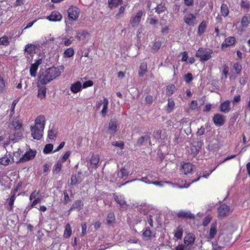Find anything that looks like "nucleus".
Segmentation results:
<instances>
[{
    "mask_svg": "<svg viewBox=\"0 0 250 250\" xmlns=\"http://www.w3.org/2000/svg\"><path fill=\"white\" fill-rule=\"evenodd\" d=\"M61 73L60 69L56 67H51L46 70H42L40 71L39 75V84L45 85L51 81L59 76Z\"/></svg>",
    "mask_w": 250,
    "mask_h": 250,
    "instance_id": "1",
    "label": "nucleus"
},
{
    "mask_svg": "<svg viewBox=\"0 0 250 250\" xmlns=\"http://www.w3.org/2000/svg\"><path fill=\"white\" fill-rule=\"evenodd\" d=\"M211 52H209L207 49L202 47L199 48L196 53L195 56L200 58V61L205 62L209 60Z\"/></svg>",
    "mask_w": 250,
    "mask_h": 250,
    "instance_id": "2",
    "label": "nucleus"
},
{
    "mask_svg": "<svg viewBox=\"0 0 250 250\" xmlns=\"http://www.w3.org/2000/svg\"><path fill=\"white\" fill-rule=\"evenodd\" d=\"M68 17L71 21H76L79 17L80 9L76 6H71L67 11Z\"/></svg>",
    "mask_w": 250,
    "mask_h": 250,
    "instance_id": "3",
    "label": "nucleus"
},
{
    "mask_svg": "<svg viewBox=\"0 0 250 250\" xmlns=\"http://www.w3.org/2000/svg\"><path fill=\"white\" fill-rule=\"evenodd\" d=\"M217 211L218 216L223 218L228 216L231 211L229 206L222 204L218 208Z\"/></svg>",
    "mask_w": 250,
    "mask_h": 250,
    "instance_id": "4",
    "label": "nucleus"
},
{
    "mask_svg": "<svg viewBox=\"0 0 250 250\" xmlns=\"http://www.w3.org/2000/svg\"><path fill=\"white\" fill-rule=\"evenodd\" d=\"M37 151L30 149L26 151L25 153L17 162V163L24 162L33 159L36 156Z\"/></svg>",
    "mask_w": 250,
    "mask_h": 250,
    "instance_id": "5",
    "label": "nucleus"
},
{
    "mask_svg": "<svg viewBox=\"0 0 250 250\" xmlns=\"http://www.w3.org/2000/svg\"><path fill=\"white\" fill-rule=\"evenodd\" d=\"M44 129H42L39 127L32 126L31 127L32 132L31 135L33 138L36 140H40L42 137L43 131Z\"/></svg>",
    "mask_w": 250,
    "mask_h": 250,
    "instance_id": "6",
    "label": "nucleus"
},
{
    "mask_svg": "<svg viewBox=\"0 0 250 250\" xmlns=\"http://www.w3.org/2000/svg\"><path fill=\"white\" fill-rule=\"evenodd\" d=\"M143 11H139L135 15L131 17L130 20V23L132 27H135L138 26L141 21V18L143 16Z\"/></svg>",
    "mask_w": 250,
    "mask_h": 250,
    "instance_id": "7",
    "label": "nucleus"
},
{
    "mask_svg": "<svg viewBox=\"0 0 250 250\" xmlns=\"http://www.w3.org/2000/svg\"><path fill=\"white\" fill-rule=\"evenodd\" d=\"M22 135V133L20 130L13 129L10 131L9 135V139L10 141L16 142L21 138Z\"/></svg>",
    "mask_w": 250,
    "mask_h": 250,
    "instance_id": "8",
    "label": "nucleus"
},
{
    "mask_svg": "<svg viewBox=\"0 0 250 250\" xmlns=\"http://www.w3.org/2000/svg\"><path fill=\"white\" fill-rule=\"evenodd\" d=\"M118 123L116 119H111L109 123L108 132L111 135H114L117 131Z\"/></svg>",
    "mask_w": 250,
    "mask_h": 250,
    "instance_id": "9",
    "label": "nucleus"
},
{
    "mask_svg": "<svg viewBox=\"0 0 250 250\" xmlns=\"http://www.w3.org/2000/svg\"><path fill=\"white\" fill-rule=\"evenodd\" d=\"M212 120L214 124L218 126H222L225 123L224 116L219 113L214 114Z\"/></svg>",
    "mask_w": 250,
    "mask_h": 250,
    "instance_id": "10",
    "label": "nucleus"
},
{
    "mask_svg": "<svg viewBox=\"0 0 250 250\" xmlns=\"http://www.w3.org/2000/svg\"><path fill=\"white\" fill-rule=\"evenodd\" d=\"M184 20L185 22L189 26H194L196 23L195 22L196 17L192 13H189L185 16Z\"/></svg>",
    "mask_w": 250,
    "mask_h": 250,
    "instance_id": "11",
    "label": "nucleus"
},
{
    "mask_svg": "<svg viewBox=\"0 0 250 250\" xmlns=\"http://www.w3.org/2000/svg\"><path fill=\"white\" fill-rule=\"evenodd\" d=\"M150 142V133H147L146 135L141 136L137 141L136 146H141L146 145L147 142Z\"/></svg>",
    "mask_w": 250,
    "mask_h": 250,
    "instance_id": "12",
    "label": "nucleus"
},
{
    "mask_svg": "<svg viewBox=\"0 0 250 250\" xmlns=\"http://www.w3.org/2000/svg\"><path fill=\"white\" fill-rule=\"evenodd\" d=\"M193 165L190 163H185L182 165L181 171L187 175L191 172L193 170Z\"/></svg>",
    "mask_w": 250,
    "mask_h": 250,
    "instance_id": "13",
    "label": "nucleus"
},
{
    "mask_svg": "<svg viewBox=\"0 0 250 250\" xmlns=\"http://www.w3.org/2000/svg\"><path fill=\"white\" fill-rule=\"evenodd\" d=\"M230 102L227 100L222 103L220 105V111L222 112L227 113L230 111Z\"/></svg>",
    "mask_w": 250,
    "mask_h": 250,
    "instance_id": "14",
    "label": "nucleus"
},
{
    "mask_svg": "<svg viewBox=\"0 0 250 250\" xmlns=\"http://www.w3.org/2000/svg\"><path fill=\"white\" fill-rule=\"evenodd\" d=\"M177 216L179 218L184 219H193L194 218V215L192 214L189 211L181 210L179 211L177 214Z\"/></svg>",
    "mask_w": 250,
    "mask_h": 250,
    "instance_id": "15",
    "label": "nucleus"
},
{
    "mask_svg": "<svg viewBox=\"0 0 250 250\" xmlns=\"http://www.w3.org/2000/svg\"><path fill=\"white\" fill-rule=\"evenodd\" d=\"M45 119L44 116L40 115L37 117L35 121V126L39 127L42 129L44 128Z\"/></svg>",
    "mask_w": 250,
    "mask_h": 250,
    "instance_id": "16",
    "label": "nucleus"
},
{
    "mask_svg": "<svg viewBox=\"0 0 250 250\" xmlns=\"http://www.w3.org/2000/svg\"><path fill=\"white\" fill-rule=\"evenodd\" d=\"M195 236L192 234H188L185 236L184 239V242L185 245L187 246H192L195 242Z\"/></svg>",
    "mask_w": 250,
    "mask_h": 250,
    "instance_id": "17",
    "label": "nucleus"
},
{
    "mask_svg": "<svg viewBox=\"0 0 250 250\" xmlns=\"http://www.w3.org/2000/svg\"><path fill=\"white\" fill-rule=\"evenodd\" d=\"M62 19L61 14L57 11H53L50 15L47 17V19L50 21H60Z\"/></svg>",
    "mask_w": 250,
    "mask_h": 250,
    "instance_id": "18",
    "label": "nucleus"
},
{
    "mask_svg": "<svg viewBox=\"0 0 250 250\" xmlns=\"http://www.w3.org/2000/svg\"><path fill=\"white\" fill-rule=\"evenodd\" d=\"M9 157L7 156H5L4 157L0 158V164L3 166H7L9 165L10 163L14 162V158L13 156H12L11 154H9Z\"/></svg>",
    "mask_w": 250,
    "mask_h": 250,
    "instance_id": "19",
    "label": "nucleus"
},
{
    "mask_svg": "<svg viewBox=\"0 0 250 250\" xmlns=\"http://www.w3.org/2000/svg\"><path fill=\"white\" fill-rule=\"evenodd\" d=\"M236 42L235 38L234 37H229L226 38L225 42L222 44V47H227L234 45Z\"/></svg>",
    "mask_w": 250,
    "mask_h": 250,
    "instance_id": "20",
    "label": "nucleus"
},
{
    "mask_svg": "<svg viewBox=\"0 0 250 250\" xmlns=\"http://www.w3.org/2000/svg\"><path fill=\"white\" fill-rule=\"evenodd\" d=\"M37 47L33 44H28L25 46L24 51L27 53V55L33 56L36 53Z\"/></svg>",
    "mask_w": 250,
    "mask_h": 250,
    "instance_id": "21",
    "label": "nucleus"
},
{
    "mask_svg": "<svg viewBox=\"0 0 250 250\" xmlns=\"http://www.w3.org/2000/svg\"><path fill=\"white\" fill-rule=\"evenodd\" d=\"M82 83L80 81H77L71 84L70 90L73 93H77L82 90Z\"/></svg>",
    "mask_w": 250,
    "mask_h": 250,
    "instance_id": "22",
    "label": "nucleus"
},
{
    "mask_svg": "<svg viewBox=\"0 0 250 250\" xmlns=\"http://www.w3.org/2000/svg\"><path fill=\"white\" fill-rule=\"evenodd\" d=\"M83 207V203L82 201L80 200H77L74 202V203L72 205L71 208H70L69 211H71L74 209H77L78 210H80Z\"/></svg>",
    "mask_w": 250,
    "mask_h": 250,
    "instance_id": "23",
    "label": "nucleus"
},
{
    "mask_svg": "<svg viewBox=\"0 0 250 250\" xmlns=\"http://www.w3.org/2000/svg\"><path fill=\"white\" fill-rule=\"evenodd\" d=\"M108 104L109 102L108 99L106 98H104V105L101 112L102 116L104 117L107 114Z\"/></svg>",
    "mask_w": 250,
    "mask_h": 250,
    "instance_id": "24",
    "label": "nucleus"
},
{
    "mask_svg": "<svg viewBox=\"0 0 250 250\" xmlns=\"http://www.w3.org/2000/svg\"><path fill=\"white\" fill-rule=\"evenodd\" d=\"M217 232V224L216 223H212L209 230V238L213 239Z\"/></svg>",
    "mask_w": 250,
    "mask_h": 250,
    "instance_id": "25",
    "label": "nucleus"
},
{
    "mask_svg": "<svg viewBox=\"0 0 250 250\" xmlns=\"http://www.w3.org/2000/svg\"><path fill=\"white\" fill-rule=\"evenodd\" d=\"M99 157L98 155L92 154L90 159V163L94 168H97L99 162Z\"/></svg>",
    "mask_w": 250,
    "mask_h": 250,
    "instance_id": "26",
    "label": "nucleus"
},
{
    "mask_svg": "<svg viewBox=\"0 0 250 250\" xmlns=\"http://www.w3.org/2000/svg\"><path fill=\"white\" fill-rule=\"evenodd\" d=\"M155 12L160 14L166 11L167 9L165 2H161L155 8Z\"/></svg>",
    "mask_w": 250,
    "mask_h": 250,
    "instance_id": "27",
    "label": "nucleus"
},
{
    "mask_svg": "<svg viewBox=\"0 0 250 250\" xmlns=\"http://www.w3.org/2000/svg\"><path fill=\"white\" fill-rule=\"evenodd\" d=\"M147 64L146 62H143L141 64L139 67V75L140 77H143L145 74L147 72Z\"/></svg>",
    "mask_w": 250,
    "mask_h": 250,
    "instance_id": "28",
    "label": "nucleus"
},
{
    "mask_svg": "<svg viewBox=\"0 0 250 250\" xmlns=\"http://www.w3.org/2000/svg\"><path fill=\"white\" fill-rule=\"evenodd\" d=\"M250 23V16L246 14L241 20V24L243 27H247Z\"/></svg>",
    "mask_w": 250,
    "mask_h": 250,
    "instance_id": "29",
    "label": "nucleus"
},
{
    "mask_svg": "<svg viewBox=\"0 0 250 250\" xmlns=\"http://www.w3.org/2000/svg\"><path fill=\"white\" fill-rule=\"evenodd\" d=\"M123 1V0H108V6L110 8L117 7Z\"/></svg>",
    "mask_w": 250,
    "mask_h": 250,
    "instance_id": "30",
    "label": "nucleus"
},
{
    "mask_svg": "<svg viewBox=\"0 0 250 250\" xmlns=\"http://www.w3.org/2000/svg\"><path fill=\"white\" fill-rule=\"evenodd\" d=\"M62 162L58 161L56 164L54 165L53 169V172L54 174H59L62 170Z\"/></svg>",
    "mask_w": 250,
    "mask_h": 250,
    "instance_id": "31",
    "label": "nucleus"
},
{
    "mask_svg": "<svg viewBox=\"0 0 250 250\" xmlns=\"http://www.w3.org/2000/svg\"><path fill=\"white\" fill-rule=\"evenodd\" d=\"M113 197L116 202L120 205L122 206L125 204L126 202L122 196H118L116 193H114Z\"/></svg>",
    "mask_w": 250,
    "mask_h": 250,
    "instance_id": "32",
    "label": "nucleus"
},
{
    "mask_svg": "<svg viewBox=\"0 0 250 250\" xmlns=\"http://www.w3.org/2000/svg\"><path fill=\"white\" fill-rule=\"evenodd\" d=\"M46 88L44 86L39 87L38 89V97L42 99L44 98L46 96Z\"/></svg>",
    "mask_w": 250,
    "mask_h": 250,
    "instance_id": "33",
    "label": "nucleus"
},
{
    "mask_svg": "<svg viewBox=\"0 0 250 250\" xmlns=\"http://www.w3.org/2000/svg\"><path fill=\"white\" fill-rule=\"evenodd\" d=\"M115 216L114 213L112 211H110L108 214L106 218L107 223L108 225H111L115 222Z\"/></svg>",
    "mask_w": 250,
    "mask_h": 250,
    "instance_id": "34",
    "label": "nucleus"
},
{
    "mask_svg": "<svg viewBox=\"0 0 250 250\" xmlns=\"http://www.w3.org/2000/svg\"><path fill=\"white\" fill-rule=\"evenodd\" d=\"M183 228L181 226H179L175 231L174 237H176L177 239H181L183 235Z\"/></svg>",
    "mask_w": 250,
    "mask_h": 250,
    "instance_id": "35",
    "label": "nucleus"
},
{
    "mask_svg": "<svg viewBox=\"0 0 250 250\" xmlns=\"http://www.w3.org/2000/svg\"><path fill=\"white\" fill-rule=\"evenodd\" d=\"M71 228L69 224H67L65 226L63 236L65 238H69L71 234Z\"/></svg>",
    "mask_w": 250,
    "mask_h": 250,
    "instance_id": "36",
    "label": "nucleus"
},
{
    "mask_svg": "<svg viewBox=\"0 0 250 250\" xmlns=\"http://www.w3.org/2000/svg\"><path fill=\"white\" fill-rule=\"evenodd\" d=\"M221 12L222 16L227 17L229 13V10L227 4H222L221 7Z\"/></svg>",
    "mask_w": 250,
    "mask_h": 250,
    "instance_id": "37",
    "label": "nucleus"
},
{
    "mask_svg": "<svg viewBox=\"0 0 250 250\" xmlns=\"http://www.w3.org/2000/svg\"><path fill=\"white\" fill-rule=\"evenodd\" d=\"M206 26L205 21H203L200 23L198 29V34L200 36L204 33Z\"/></svg>",
    "mask_w": 250,
    "mask_h": 250,
    "instance_id": "38",
    "label": "nucleus"
},
{
    "mask_svg": "<svg viewBox=\"0 0 250 250\" xmlns=\"http://www.w3.org/2000/svg\"><path fill=\"white\" fill-rule=\"evenodd\" d=\"M175 106V103L174 101L171 99L168 100V103L167 110L168 112H171L174 109Z\"/></svg>",
    "mask_w": 250,
    "mask_h": 250,
    "instance_id": "39",
    "label": "nucleus"
},
{
    "mask_svg": "<svg viewBox=\"0 0 250 250\" xmlns=\"http://www.w3.org/2000/svg\"><path fill=\"white\" fill-rule=\"evenodd\" d=\"M151 231L149 228H147L143 233V237L146 240H149L151 239Z\"/></svg>",
    "mask_w": 250,
    "mask_h": 250,
    "instance_id": "40",
    "label": "nucleus"
},
{
    "mask_svg": "<svg viewBox=\"0 0 250 250\" xmlns=\"http://www.w3.org/2000/svg\"><path fill=\"white\" fill-rule=\"evenodd\" d=\"M176 87L174 84L168 85L167 87L166 93L168 96L173 94L175 90Z\"/></svg>",
    "mask_w": 250,
    "mask_h": 250,
    "instance_id": "41",
    "label": "nucleus"
},
{
    "mask_svg": "<svg viewBox=\"0 0 250 250\" xmlns=\"http://www.w3.org/2000/svg\"><path fill=\"white\" fill-rule=\"evenodd\" d=\"M38 67H39L33 63L31 64L30 68V74L32 77H35L36 76V72Z\"/></svg>",
    "mask_w": 250,
    "mask_h": 250,
    "instance_id": "42",
    "label": "nucleus"
},
{
    "mask_svg": "<svg viewBox=\"0 0 250 250\" xmlns=\"http://www.w3.org/2000/svg\"><path fill=\"white\" fill-rule=\"evenodd\" d=\"M74 51L72 48H69L66 49L64 52V57L69 58L74 55Z\"/></svg>",
    "mask_w": 250,
    "mask_h": 250,
    "instance_id": "43",
    "label": "nucleus"
},
{
    "mask_svg": "<svg viewBox=\"0 0 250 250\" xmlns=\"http://www.w3.org/2000/svg\"><path fill=\"white\" fill-rule=\"evenodd\" d=\"M53 148V146L51 144H48L45 146L43 152L44 154L50 153Z\"/></svg>",
    "mask_w": 250,
    "mask_h": 250,
    "instance_id": "44",
    "label": "nucleus"
},
{
    "mask_svg": "<svg viewBox=\"0 0 250 250\" xmlns=\"http://www.w3.org/2000/svg\"><path fill=\"white\" fill-rule=\"evenodd\" d=\"M215 168H216V167H215L212 170H211L209 171V172H208V173H207V172H204L203 176H201L200 175H199L198 178L197 179H196V180H193L192 181V183L198 181V180H199V179L201 178V177H203L206 178H208V176L215 169Z\"/></svg>",
    "mask_w": 250,
    "mask_h": 250,
    "instance_id": "45",
    "label": "nucleus"
},
{
    "mask_svg": "<svg viewBox=\"0 0 250 250\" xmlns=\"http://www.w3.org/2000/svg\"><path fill=\"white\" fill-rule=\"evenodd\" d=\"M57 131L55 130H49L48 131V137L50 139H53L56 137Z\"/></svg>",
    "mask_w": 250,
    "mask_h": 250,
    "instance_id": "46",
    "label": "nucleus"
},
{
    "mask_svg": "<svg viewBox=\"0 0 250 250\" xmlns=\"http://www.w3.org/2000/svg\"><path fill=\"white\" fill-rule=\"evenodd\" d=\"M184 80L187 83H190L193 80V77L191 73H188L186 74L184 76Z\"/></svg>",
    "mask_w": 250,
    "mask_h": 250,
    "instance_id": "47",
    "label": "nucleus"
},
{
    "mask_svg": "<svg viewBox=\"0 0 250 250\" xmlns=\"http://www.w3.org/2000/svg\"><path fill=\"white\" fill-rule=\"evenodd\" d=\"M161 46V42L159 41H156L154 42L152 49L154 51H157Z\"/></svg>",
    "mask_w": 250,
    "mask_h": 250,
    "instance_id": "48",
    "label": "nucleus"
},
{
    "mask_svg": "<svg viewBox=\"0 0 250 250\" xmlns=\"http://www.w3.org/2000/svg\"><path fill=\"white\" fill-rule=\"evenodd\" d=\"M240 5L241 7L243 8L249 9L250 8V3L247 0H242Z\"/></svg>",
    "mask_w": 250,
    "mask_h": 250,
    "instance_id": "49",
    "label": "nucleus"
},
{
    "mask_svg": "<svg viewBox=\"0 0 250 250\" xmlns=\"http://www.w3.org/2000/svg\"><path fill=\"white\" fill-rule=\"evenodd\" d=\"M9 43L8 38L3 37L0 38V45H7Z\"/></svg>",
    "mask_w": 250,
    "mask_h": 250,
    "instance_id": "50",
    "label": "nucleus"
},
{
    "mask_svg": "<svg viewBox=\"0 0 250 250\" xmlns=\"http://www.w3.org/2000/svg\"><path fill=\"white\" fill-rule=\"evenodd\" d=\"M233 68L235 70L237 74H239L242 70V66L238 63H235L233 65Z\"/></svg>",
    "mask_w": 250,
    "mask_h": 250,
    "instance_id": "51",
    "label": "nucleus"
},
{
    "mask_svg": "<svg viewBox=\"0 0 250 250\" xmlns=\"http://www.w3.org/2000/svg\"><path fill=\"white\" fill-rule=\"evenodd\" d=\"M12 125L14 127V129H16V130H19V129L21 127V124L16 121H13Z\"/></svg>",
    "mask_w": 250,
    "mask_h": 250,
    "instance_id": "52",
    "label": "nucleus"
},
{
    "mask_svg": "<svg viewBox=\"0 0 250 250\" xmlns=\"http://www.w3.org/2000/svg\"><path fill=\"white\" fill-rule=\"evenodd\" d=\"M5 87L4 80L0 77V93H2L4 90Z\"/></svg>",
    "mask_w": 250,
    "mask_h": 250,
    "instance_id": "53",
    "label": "nucleus"
},
{
    "mask_svg": "<svg viewBox=\"0 0 250 250\" xmlns=\"http://www.w3.org/2000/svg\"><path fill=\"white\" fill-rule=\"evenodd\" d=\"M211 220V217L210 215L206 216L203 222V225L204 227H206L210 222Z\"/></svg>",
    "mask_w": 250,
    "mask_h": 250,
    "instance_id": "54",
    "label": "nucleus"
},
{
    "mask_svg": "<svg viewBox=\"0 0 250 250\" xmlns=\"http://www.w3.org/2000/svg\"><path fill=\"white\" fill-rule=\"evenodd\" d=\"M112 145L123 148L124 146V143L122 141L114 142L112 143Z\"/></svg>",
    "mask_w": 250,
    "mask_h": 250,
    "instance_id": "55",
    "label": "nucleus"
},
{
    "mask_svg": "<svg viewBox=\"0 0 250 250\" xmlns=\"http://www.w3.org/2000/svg\"><path fill=\"white\" fill-rule=\"evenodd\" d=\"M63 195H64V203L65 204H66L71 201V199H70L69 196L66 190L63 191Z\"/></svg>",
    "mask_w": 250,
    "mask_h": 250,
    "instance_id": "56",
    "label": "nucleus"
},
{
    "mask_svg": "<svg viewBox=\"0 0 250 250\" xmlns=\"http://www.w3.org/2000/svg\"><path fill=\"white\" fill-rule=\"evenodd\" d=\"M125 10V6H121L119 8L118 13L116 15V16H115L116 18L117 19H119L120 18V16L124 13Z\"/></svg>",
    "mask_w": 250,
    "mask_h": 250,
    "instance_id": "57",
    "label": "nucleus"
},
{
    "mask_svg": "<svg viewBox=\"0 0 250 250\" xmlns=\"http://www.w3.org/2000/svg\"><path fill=\"white\" fill-rule=\"evenodd\" d=\"M93 84V82L91 80H88V81L85 82L83 83L82 87L83 88H86L88 87L92 86Z\"/></svg>",
    "mask_w": 250,
    "mask_h": 250,
    "instance_id": "58",
    "label": "nucleus"
},
{
    "mask_svg": "<svg viewBox=\"0 0 250 250\" xmlns=\"http://www.w3.org/2000/svg\"><path fill=\"white\" fill-rule=\"evenodd\" d=\"M120 173L121 175L120 176V177L123 178L125 176H126L128 174V172L126 169H125V167H123L120 170Z\"/></svg>",
    "mask_w": 250,
    "mask_h": 250,
    "instance_id": "59",
    "label": "nucleus"
},
{
    "mask_svg": "<svg viewBox=\"0 0 250 250\" xmlns=\"http://www.w3.org/2000/svg\"><path fill=\"white\" fill-rule=\"evenodd\" d=\"M19 100V99H15L13 101L12 105H11V112L12 113V115H13L14 113V110L15 106L17 103H18Z\"/></svg>",
    "mask_w": 250,
    "mask_h": 250,
    "instance_id": "60",
    "label": "nucleus"
},
{
    "mask_svg": "<svg viewBox=\"0 0 250 250\" xmlns=\"http://www.w3.org/2000/svg\"><path fill=\"white\" fill-rule=\"evenodd\" d=\"M78 183V181L76 175L73 174L71 177V184L72 185H76Z\"/></svg>",
    "mask_w": 250,
    "mask_h": 250,
    "instance_id": "61",
    "label": "nucleus"
},
{
    "mask_svg": "<svg viewBox=\"0 0 250 250\" xmlns=\"http://www.w3.org/2000/svg\"><path fill=\"white\" fill-rule=\"evenodd\" d=\"M71 154V152L70 151H67L65 152V154L62 156V162H65L67 159L69 157L70 155Z\"/></svg>",
    "mask_w": 250,
    "mask_h": 250,
    "instance_id": "62",
    "label": "nucleus"
},
{
    "mask_svg": "<svg viewBox=\"0 0 250 250\" xmlns=\"http://www.w3.org/2000/svg\"><path fill=\"white\" fill-rule=\"evenodd\" d=\"M189 106H190V108L192 110H195L198 107V104H197V102L196 101H194V100L192 101Z\"/></svg>",
    "mask_w": 250,
    "mask_h": 250,
    "instance_id": "63",
    "label": "nucleus"
},
{
    "mask_svg": "<svg viewBox=\"0 0 250 250\" xmlns=\"http://www.w3.org/2000/svg\"><path fill=\"white\" fill-rule=\"evenodd\" d=\"M187 246L184 244L178 245L175 248L174 250H187Z\"/></svg>",
    "mask_w": 250,
    "mask_h": 250,
    "instance_id": "64",
    "label": "nucleus"
}]
</instances>
